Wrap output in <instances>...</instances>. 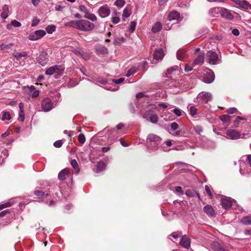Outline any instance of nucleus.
Listing matches in <instances>:
<instances>
[{
  "instance_id": "obj_1",
  "label": "nucleus",
  "mask_w": 251,
  "mask_h": 251,
  "mask_svg": "<svg viewBox=\"0 0 251 251\" xmlns=\"http://www.w3.org/2000/svg\"><path fill=\"white\" fill-rule=\"evenodd\" d=\"M251 137V133L249 132L247 133L241 132L234 129H229L226 132V137L230 140H237L240 138H247Z\"/></svg>"
},
{
  "instance_id": "obj_2",
  "label": "nucleus",
  "mask_w": 251,
  "mask_h": 251,
  "mask_svg": "<svg viewBox=\"0 0 251 251\" xmlns=\"http://www.w3.org/2000/svg\"><path fill=\"white\" fill-rule=\"evenodd\" d=\"M34 194L38 196L42 201L46 203L49 202V205L50 206H53L55 204V201L52 199L50 194L46 190L43 191L42 190H36L34 191Z\"/></svg>"
},
{
  "instance_id": "obj_3",
  "label": "nucleus",
  "mask_w": 251,
  "mask_h": 251,
  "mask_svg": "<svg viewBox=\"0 0 251 251\" xmlns=\"http://www.w3.org/2000/svg\"><path fill=\"white\" fill-rule=\"evenodd\" d=\"M95 28V25L89 21L83 19L78 20L77 29L85 32L92 30Z\"/></svg>"
},
{
  "instance_id": "obj_4",
  "label": "nucleus",
  "mask_w": 251,
  "mask_h": 251,
  "mask_svg": "<svg viewBox=\"0 0 251 251\" xmlns=\"http://www.w3.org/2000/svg\"><path fill=\"white\" fill-rule=\"evenodd\" d=\"M206 60L211 65H216L221 63L220 56L212 50H209L206 54Z\"/></svg>"
},
{
  "instance_id": "obj_5",
  "label": "nucleus",
  "mask_w": 251,
  "mask_h": 251,
  "mask_svg": "<svg viewBox=\"0 0 251 251\" xmlns=\"http://www.w3.org/2000/svg\"><path fill=\"white\" fill-rule=\"evenodd\" d=\"M143 118L153 124L157 123L158 121L157 115L154 111L152 110L146 111L143 115Z\"/></svg>"
},
{
  "instance_id": "obj_6",
  "label": "nucleus",
  "mask_w": 251,
  "mask_h": 251,
  "mask_svg": "<svg viewBox=\"0 0 251 251\" xmlns=\"http://www.w3.org/2000/svg\"><path fill=\"white\" fill-rule=\"evenodd\" d=\"M46 34L45 30L39 29L29 34L28 35V39L31 41H36L40 39Z\"/></svg>"
},
{
  "instance_id": "obj_7",
  "label": "nucleus",
  "mask_w": 251,
  "mask_h": 251,
  "mask_svg": "<svg viewBox=\"0 0 251 251\" xmlns=\"http://www.w3.org/2000/svg\"><path fill=\"white\" fill-rule=\"evenodd\" d=\"M41 107L44 112H49L53 108V103L49 98H45L41 102Z\"/></svg>"
},
{
  "instance_id": "obj_8",
  "label": "nucleus",
  "mask_w": 251,
  "mask_h": 251,
  "mask_svg": "<svg viewBox=\"0 0 251 251\" xmlns=\"http://www.w3.org/2000/svg\"><path fill=\"white\" fill-rule=\"evenodd\" d=\"M161 141V138L154 134H149L147 138V143L148 144H154V145H158Z\"/></svg>"
},
{
  "instance_id": "obj_9",
  "label": "nucleus",
  "mask_w": 251,
  "mask_h": 251,
  "mask_svg": "<svg viewBox=\"0 0 251 251\" xmlns=\"http://www.w3.org/2000/svg\"><path fill=\"white\" fill-rule=\"evenodd\" d=\"M99 15L102 18L108 17L110 14V10L107 4H105L99 8L98 11Z\"/></svg>"
},
{
  "instance_id": "obj_10",
  "label": "nucleus",
  "mask_w": 251,
  "mask_h": 251,
  "mask_svg": "<svg viewBox=\"0 0 251 251\" xmlns=\"http://www.w3.org/2000/svg\"><path fill=\"white\" fill-rule=\"evenodd\" d=\"M48 61V53L45 51L41 52L37 58L38 63L44 66L47 64Z\"/></svg>"
},
{
  "instance_id": "obj_11",
  "label": "nucleus",
  "mask_w": 251,
  "mask_h": 251,
  "mask_svg": "<svg viewBox=\"0 0 251 251\" xmlns=\"http://www.w3.org/2000/svg\"><path fill=\"white\" fill-rule=\"evenodd\" d=\"M198 98L201 100L202 102L207 103L211 100L212 96L210 93L208 92H201L198 96Z\"/></svg>"
},
{
  "instance_id": "obj_12",
  "label": "nucleus",
  "mask_w": 251,
  "mask_h": 251,
  "mask_svg": "<svg viewBox=\"0 0 251 251\" xmlns=\"http://www.w3.org/2000/svg\"><path fill=\"white\" fill-rule=\"evenodd\" d=\"M221 204L224 209H229L232 205V201L230 198L225 197L221 200Z\"/></svg>"
},
{
  "instance_id": "obj_13",
  "label": "nucleus",
  "mask_w": 251,
  "mask_h": 251,
  "mask_svg": "<svg viewBox=\"0 0 251 251\" xmlns=\"http://www.w3.org/2000/svg\"><path fill=\"white\" fill-rule=\"evenodd\" d=\"M214 79V75L213 72H206L204 74L203 81L206 83H210Z\"/></svg>"
},
{
  "instance_id": "obj_14",
  "label": "nucleus",
  "mask_w": 251,
  "mask_h": 251,
  "mask_svg": "<svg viewBox=\"0 0 251 251\" xmlns=\"http://www.w3.org/2000/svg\"><path fill=\"white\" fill-rule=\"evenodd\" d=\"M233 1L241 8L246 9L251 8V4H250L247 0H233Z\"/></svg>"
},
{
  "instance_id": "obj_15",
  "label": "nucleus",
  "mask_w": 251,
  "mask_h": 251,
  "mask_svg": "<svg viewBox=\"0 0 251 251\" xmlns=\"http://www.w3.org/2000/svg\"><path fill=\"white\" fill-rule=\"evenodd\" d=\"M180 244L185 248L189 249L190 247V239L187 235H184L181 239Z\"/></svg>"
},
{
  "instance_id": "obj_16",
  "label": "nucleus",
  "mask_w": 251,
  "mask_h": 251,
  "mask_svg": "<svg viewBox=\"0 0 251 251\" xmlns=\"http://www.w3.org/2000/svg\"><path fill=\"white\" fill-rule=\"evenodd\" d=\"M204 212L210 217H215V212L212 206L210 205H206L203 207Z\"/></svg>"
},
{
  "instance_id": "obj_17",
  "label": "nucleus",
  "mask_w": 251,
  "mask_h": 251,
  "mask_svg": "<svg viewBox=\"0 0 251 251\" xmlns=\"http://www.w3.org/2000/svg\"><path fill=\"white\" fill-rule=\"evenodd\" d=\"M164 56V53L162 49H156L153 53V57L157 60H161Z\"/></svg>"
},
{
  "instance_id": "obj_18",
  "label": "nucleus",
  "mask_w": 251,
  "mask_h": 251,
  "mask_svg": "<svg viewBox=\"0 0 251 251\" xmlns=\"http://www.w3.org/2000/svg\"><path fill=\"white\" fill-rule=\"evenodd\" d=\"M204 52L200 53L194 60V62L193 63V66L202 64L204 62Z\"/></svg>"
},
{
  "instance_id": "obj_19",
  "label": "nucleus",
  "mask_w": 251,
  "mask_h": 251,
  "mask_svg": "<svg viewBox=\"0 0 251 251\" xmlns=\"http://www.w3.org/2000/svg\"><path fill=\"white\" fill-rule=\"evenodd\" d=\"M180 15L176 11H171L168 15V19L169 21L177 20L180 18Z\"/></svg>"
},
{
  "instance_id": "obj_20",
  "label": "nucleus",
  "mask_w": 251,
  "mask_h": 251,
  "mask_svg": "<svg viewBox=\"0 0 251 251\" xmlns=\"http://www.w3.org/2000/svg\"><path fill=\"white\" fill-rule=\"evenodd\" d=\"M221 16L228 20H232L233 16L229 10L226 8H221Z\"/></svg>"
},
{
  "instance_id": "obj_21",
  "label": "nucleus",
  "mask_w": 251,
  "mask_h": 251,
  "mask_svg": "<svg viewBox=\"0 0 251 251\" xmlns=\"http://www.w3.org/2000/svg\"><path fill=\"white\" fill-rule=\"evenodd\" d=\"M96 52L98 55H104L108 53V49L104 46H100L96 49Z\"/></svg>"
},
{
  "instance_id": "obj_22",
  "label": "nucleus",
  "mask_w": 251,
  "mask_h": 251,
  "mask_svg": "<svg viewBox=\"0 0 251 251\" xmlns=\"http://www.w3.org/2000/svg\"><path fill=\"white\" fill-rule=\"evenodd\" d=\"M59 69L58 66L55 65L49 68L46 70L45 74L47 75H50L56 73Z\"/></svg>"
},
{
  "instance_id": "obj_23",
  "label": "nucleus",
  "mask_w": 251,
  "mask_h": 251,
  "mask_svg": "<svg viewBox=\"0 0 251 251\" xmlns=\"http://www.w3.org/2000/svg\"><path fill=\"white\" fill-rule=\"evenodd\" d=\"M209 13L212 17H216L219 13L221 14V9L219 7L211 8L209 10Z\"/></svg>"
},
{
  "instance_id": "obj_24",
  "label": "nucleus",
  "mask_w": 251,
  "mask_h": 251,
  "mask_svg": "<svg viewBox=\"0 0 251 251\" xmlns=\"http://www.w3.org/2000/svg\"><path fill=\"white\" fill-rule=\"evenodd\" d=\"M1 117L0 119L2 121L7 120L9 121L11 119V116L9 112L7 111H3L1 113Z\"/></svg>"
},
{
  "instance_id": "obj_25",
  "label": "nucleus",
  "mask_w": 251,
  "mask_h": 251,
  "mask_svg": "<svg viewBox=\"0 0 251 251\" xmlns=\"http://www.w3.org/2000/svg\"><path fill=\"white\" fill-rule=\"evenodd\" d=\"M9 8L7 5L5 4L2 8V11L1 13V17L3 19H6L8 16Z\"/></svg>"
},
{
  "instance_id": "obj_26",
  "label": "nucleus",
  "mask_w": 251,
  "mask_h": 251,
  "mask_svg": "<svg viewBox=\"0 0 251 251\" xmlns=\"http://www.w3.org/2000/svg\"><path fill=\"white\" fill-rule=\"evenodd\" d=\"M162 28V25L161 22H158L156 23L152 26L151 30L154 33L159 32L161 30Z\"/></svg>"
},
{
  "instance_id": "obj_27",
  "label": "nucleus",
  "mask_w": 251,
  "mask_h": 251,
  "mask_svg": "<svg viewBox=\"0 0 251 251\" xmlns=\"http://www.w3.org/2000/svg\"><path fill=\"white\" fill-rule=\"evenodd\" d=\"M212 247L214 251H226L218 242H215L212 244Z\"/></svg>"
},
{
  "instance_id": "obj_28",
  "label": "nucleus",
  "mask_w": 251,
  "mask_h": 251,
  "mask_svg": "<svg viewBox=\"0 0 251 251\" xmlns=\"http://www.w3.org/2000/svg\"><path fill=\"white\" fill-rule=\"evenodd\" d=\"M185 194L189 197H193L196 195L199 199L200 198V194L194 190H187L185 192Z\"/></svg>"
},
{
  "instance_id": "obj_29",
  "label": "nucleus",
  "mask_w": 251,
  "mask_h": 251,
  "mask_svg": "<svg viewBox=\"0 0 251 251\" xmlns=\"http://www.w3.org/2000/svg\"><path fill=\"white\" fill-rule=\"evenodd\" d=\"M220 119L224 122L225 124L228 125L230 123L231 116H230L229 115H222L220 116Z\"/></svg>"
},
{
  "instance_id": "obj_30",
  "label": "nucleus",
  "mask_w": 251,
  "mask_h": 251,
  "mask_svg": "<svg viewBox=\"0 0 251 251\" xmlns=\"http://www.w3.org/2000/svg\"><path fill=\"white\" fill-rule=\"evenodd\" d=\"M105 168L106 165L105 163L102 161H100L97 165V172L102 171L104 170Z\"/></svg>"
},
{
  "instance_id": "obj_31",
  "label": "nucleus",
  "mask_w": 251,
  "mask_h": 251,
  "mask_svg": "<svg viewBox=\"0 0 251 251\" xmlns=\"http://www.w3.org/2000/svg\"><path fill=\"white\" fill-rule=\"evenodd\" d=\"M27 55L26 51L17 52L14 54V56L17 60L21 59L22 57H25Z\"/></svg>"
},
{
  "instance_id": "obj_32",
  "label": "nucleus",
  "mask_w": 251,
  "mask_h": 251,
  "mask_svg": "<svg viewBox=\"0 0 251 251\" xmlns=\"http://www.w3.org/2000/svg\"><path fill=\"white\" fill-rule=\"evenodd\" d=\"M78 25V20L71 21L65 24V26L75 28L77 29Z\"/></svg>"
},
{
  "instance_id": "obj_33",
  "label": "nucleus",
  "mask_w": 251,
  "mask_h": 251,
  "mask_svg": "<svg viewBox=\"0 0 251 251\" xmlns=\"http://www.w3.org/2000/svg\"><path fill=\"white\" fill-rule=\"evenodd\" d=\"M241 120H246V118L244 117L237 116L233 121V126L235 127H238Z\"/></svg>"
},
{
  "instance_id": "obj_34",
  "label": "nucleus",
  "mask_w": 251,
  "mask_h": 251,
  "mask_svg": "<svg viewBox=\"0 0 251 251\" xmlns=\"http://www.w3.org/2000/svg\"><path fill=\"white\" fill-rule=\"evenodd\" d=\"M12 25L14 27H20L21 26V24L20 22L17 21L16 20H14L11 22V24H8L7 25V29H11Z\"/></svg>"
},
{
  "instance_id": "obj_35",
  "label": "nucleus",
  "mask_w": 251,
  "mask_h": 251,
  "mask_svg": "<svg viewBox=\"0 0 251 251\" xmlns=\"http://www.w3.org/2000/svg\"><path fill=\"white\" fill-rule=\"evenodd\" d=\"M138 69H139L138 67H137V66H133V67H132L128 71L126 75V77L130 76L131 75H132L134 74V73H135L136 72H137V71L138 70Z\"/></svg>"
},
{
  "instance_id": "obj_36",
  "label": "nucleus",
  "mask_w": 251,
  "mask_h": 251,
  "mask_svg": "<svg viewBox=\"0 0 251 251\" xmlns=\"http://www.w3.org/2000/svg\"><path fill=\"white\" fill-rule=\"evenodd\" d=\"M67 175V171L63 169L61 170L58 175L59 180H64L66 179V176Z\"/></svg>"
},
{
  "instance_id": "obj_37",
  "label": "nucleus",
  "mask_w": 251,
  "mask_h": 251,
  "mask_svg": "<svg viewBox=\"0 0 251 251\" xmlns=\"http://www.w3.org/2000/svg\"><path fill=\"white\" fill-rule=\"evenodd\" d=\"M70 163L72 167L75 170V173L76 174H78V173L79 172V168L78 165V163L76 160H72Z\"/></svg>"
},
{
  "instance_id": "obj_38",
  "label": "nucleus",
  "mask_w": 251,
  "mask_h": 251,
  "mask_svg": "<svg viewBox=\"0 0 251 251\" xmlns=\"http://www.w3.org/2000/svg\"><path fill=\"white\" fill-rule=\"evenodd\" d=\"M13 44L12 43H10L9 44H1L0 45V50L6 51L8 50L11 49L13 47Z\"/></svg>"
},
{
  "instance_id": "obj_39",
  "label": "nucleus",
  "mask_w": 251,
  "mask_h": 251,
  "mask_svg": "<svg viewBox=\"0 0 251 251\" xmlns=\"http://www.w3.org/2000/svg\"><path fill=\"white\" fill-rule=\"evenodd\" d=\"M178 69V67L177 66H174L172 67L167 70V72L166 75V77H170V75L173 74V72L176 71Z\"/></svg>"
},
{
  "instance_id": "obj_40",
  "label": "nucleus",
  "mask_w": 251,
  "mask_h": 251,
  "mask_svg": "<svg viewBox=\"0 0 251 251\" xmlns=\"http://www.w3.org/2000/svg\"><path fill=\"white\" fill-rule=\"evenodd\" d=\"M241 222L246 225H251V216H247L243 217L241 220Z\"/></svg>"
},
{
  "instance_id": "obj_41",
  "label": "nucleus",
  "mask_w": 251,
  "mask_h": 251,
  "mask_svg": "<svg viewBox=\"0 0 251 251\" xmlns=\"http://www.w3.org/2000/svg\"><path fill=\"white\" fill-rule=\"evenodd\" d=\"M84 18L91 20L92 22L97 21V18L94 14L88 13L87 15L84 16Z\"/></svg>"
},
{
  "instance_id": "obj_42",
  "label": "nucleus",
  "mask_w": 251,
  "mask_h": 251,
  "mask_svg": "<svg viewBox=\"0 0 251 251\" xmlns=\"http://www.w3.org/2000/svg\"><path fill=\"white\" fill-rule=\"evenodd\" d=\"M186 53V51L183 50H178L176 52V57L177 59L179 60H182L185 54Z\"/></svg>"
},
{
  "instance_id": "obj_43",
  "label": "nucleus",
  "mask_w": 251,
  "mask_h": 251,
  "mask_svg": "<svg viewBox=\"0 0 251 251\" xmlns=\"http://www.w3.org/2000/svg\"><path fill=\"white\" fill-rule=\"evenodd\" d=\"M56 26L53 25H49L46 28V30L48 33L51 34L56 30Z\"/></svg>"
},
{
  "instance_id": "obj_44",
  "label": "nucleus",
  "mask_w": 251,
  "mask_h": 251,
  "mask_svg": "<svg viewBox=\"0 0 251 251\" xmlns=\"http://www.w3.org/2000/svg\"><path fill=\"white\" fill-rule=\"evenodd\" d=\"M189 112L191 115L194 117L197 114V109L195 106L191 105L189 107Z\"/></svg>"
},
{
  "instance_id": "obj_45",
  "label": "nucleus",
  "mask_w": 251,
  "mask_h": 251,
  "mask_svg": "<svg viewBox=\"0 0 251 251\" xmlns=\"http://www.w3.org/2000/svg\"><path fill=\"white\" fill-rule=\"evenodd\" d=\"M125 4L124 0H116L114 2V5L117 7L121 8Z\"/></svg>"
},
{
  "instance_id": "obj_46",
  "label": "nucleus",
  "mask_w": 251,
  "mask_h": 251,
  "mask_svg": "<svg viewBox=\"0 0 251 251\" xmlns=\"http://www.w3.org/2000/svg\"><path fill=\"white\" fill-rule=\"evenodd\" d=\"M78 140L80 144H83L86 141L85 135L82 133L79 134L78 136Z\"/></svg>"
},
{
  "instance_id": "obj_47",
  "label": "nucleus",
  "mask_w": 251,
  "mask_h": 251,
  "mask_svg": "<svg viewBox=\"0 0 251 251\" xmlns=\"http://www.w3.org/2000/svg\"><path fill=\"white\" fill-rule=\"evenodd\" d=\"M79 10L82 12L85 13V15H87L89 12V11L87 7L84 5H80L79 6Z\"/></svg>"
},
{
  "instance_id": "obj_48",
  "label": "nucleus",
  "mask_w": 251,
  "mask_h": 251,
  "mask_svg": "<svg viewBox=\"0 0 251 251\" xmlns=\"http://www.w3.org/2000/svg\"><path fill=\"white\" fill-rule=\"evenodd\" d=\"M194 129L195 132L199 134H200L201 132L203 131L202 127L199 125L195 126L194 127Z\"/></svg>"
},
{
  "instance_id": "obj_49",
  "label": "nucleus",
  "mask_w": 251,
  "mask_h": 251,
  "mask_svg": "<svg viewBox=\"0 0 251 251\" xmlns=\"http://www.w3.org/2000/svg\"><path fill=\"white\" fill-rule=\"evenodd\" d=\"M39 19L37 18L36 17L33 18L32 21L31 26H35L39 24L40 23Z\"/></svg>"
},
{
  "instance_id": "obj_50",
  "label": "nucleus",
  "mask_w": 251,
  "mask_h": 251,
  "mask_svg": "<svg viewBox=\"0 0 251 251\" xmlns=\"http://www.w3.org/2000/svg\"><path fill=\"white\" fill-rule=\"evenodd\" d=\"M25 120V113L24 111H20L19 113V117L18 120L19 122H23Z\"/></svg>"
},
{
  "instance_id": "obj_51",
  "label": "nucleus",
  "mask_w": 251,
  "mask_h": 251,
  "mask_svg": "<svg viewBox=\"0 0 251 251\" xmlns=\"http://www.w3.org/2000/svg\"><path fill=\"white\" fill-rule=\"evenodd\" d=\"M173 112L178 117H179L182 115V111L178 108L174 109Z\"/></svg>"
},
{
  "instance_id": "obj_52",
  "label": "nucleus",
  "mask_w": 251,
  "mask_h": 251,
  "mask_svg": "<svg viewBox=\"0 0 251 251\" xmlns=\"http://www.w3.org/2000/svg\"><path fill=\"white\" fill-rule=\"evenodd\" d=\"M130 15V12L129 11L126 9L125 8L123 11V17L125 18H127L129 17Z\"/></svg>"
},
{
  "instance_id": "obj_53",
  "label": "nucleus",
  "mask_w": 251,
  "mask_h": 251,
  "mask_svg": "<svg viewBox=\"0 0 251 251\" xmlns=\"http://www.w3.org/2000/svg\"><path fill=\"white\" fill-rule=\"evenodd\" d=\"M139 67H142L144 70H147L148 67V62L146 61H143L139 63Z\"/></svg>"
},
{
  "instance_id": "obj_54",
  "label": "nucleus",
  "mask_w": 251,
  "mask_h": 251,
  "mask_svg": "<svg viewBox=\"0 0 251 251\" xmlns=\"http://www.w3.org/2000/svg\"><path fill=\"white\" fill-rule=\"evenodd\" d=\"M11 203L10 202H6L4 203L0 204V210L5 208L11 206Z\"/></svg>"
},
{
  "instance_id": "obj_55",
  "label": "nucleus",
  "mask_w": 251,
  "mask_h": 251,
  "mask_svg": "<svg viewBox=\"0 0 251 251\" xmlns=\"http://www.w3.org/2000/svg\"><path fill=\"white\" fill-rule=\"evenodd\" d=\"M63 144V141L61 140H57L53 143V146L56 148H60Z\"/></svg>"
},
{
  "instance_id": "obj_56",
  "label": "nucleus",
  "mask_w": 251,
  "mask_h": 251,
  "mask_svg": "<svg viewBox=\"0 0 251 251\" xmlns=\"http://www.w3.org/2000/svg\"><path fill=\"white\" fill-rule=\"evenodd\" d=\"M237 111V109L235 107L229 108L227 110V112L229 114H232Z\"/></svg>"
},
{
  "instance_id": "obj_57",
  "label": "nucleus",
  "mask_w": 251,
  "mask_h": 251,
  "mask_svg": "<svg viewBox=\"0 0 251 251\" xmlns=\"http://www.w3.org/2000/svg\"><path fill=\"white\" fill-rule=\"evenodd\" d=\"M10 210L6 209L2 211L0 213V217L2 218L4 217L5 215H6L7 214H10Z\"/></svg>"
},
{
  "instance_id": "obj_58",
  "label": "nucleus",
  "mask_w": 251,
  "mask_h": 251,
  "mask_svg": "<svg viewBox=\"0 0 251 251\" xmlns=\"http://www.w3.org/2000/svg\"><path fill=\"white\" fill-rule=\"evenodd\" d=\"M175 190L176 193H179L181 195H183L184 194L182 188L180 186H176L175 187Z\"/></svg>"
},
{
  "instance_id": "obj_59",
  "label": "nucleus",
  "mask_w": 251,
  "mask_h": 251,
  "mask_svg": "<svg viewBox=\"0 0 251 251\" xmlns=\"http://www.w3.org/2000/svg\"><path fill=\"white\" fill-rule=\"evenodd\" d=\"M125 80V78L124 77H121L117 79H113V82L116 84H120L122 83Z\"/></svg>"
},
{
  "instance_id": "obj_60",
  "label": "nucleus",
  "mask_w": 251,
  "mask_h": 251,
  "mask_svg": "<svg viewBox=\"0 0 251 251\" xmlns=\"http://www.w3.org/2000/svg\"><path fill=\"white\" fill-rule=\"evenodd\" d=\"M171 127L172 130H175L178 127V124L176 122H173L171 124Z\"/></svg>"
},
{
  "instance_id": "obj_61",
  "label": "nucleus",
  "mask_w": 251,
  "mask_h": 251,
  "mask_svg": "<svg viewBox=\"0 0 251 251\" xmlns=\"http://www.w3.org/2000/svg\"><path fill=\"white\" fill-rule=\"evenodd\" d=\"M193 69V66H191L187 64H186L185 66L184 71L186 72H189L192 71Z\"/></svg>"
},
{
  "instance_id": "obj_62",
  "label": "nucleus",
  "mask_w": 251,
  "mask_h": 251,
  "mask_svg": "<svg viewBox=\"0 0 251 251\" xmlns=\"http://www.w3.org/2000/svg\"><path fill=\"white\" fill-rule=\"evenodd\" d=\"M205 191L206 192L207 194L209 195V196L210 198H211V197L212 196V194L210 191L209 187L208 185L205 186Z\"/></svg>"
},
{
  "instance_id": "obj_63",
  "label": "nucleus",
  "mask_w": 251,
  "mask_h": 251,
  "mask_svg": "<svg viewBox=\"0 0 251 251\" xmlns=\"http://www.w3.org/2000/svg\"><path fill=\"white\" fill-rule=\"evenodd\" d=\"M112 22L114 24H117L120 22V18L118 17H112Z\"/></svg>"
},
{
  "instance_id": "obj_64",
  "label": "nucleus",
  "mask_w": 251,
  "mask_h": 251,
  "mask_svg": "<svg viewBox=\"0 0 251 251\" xmlns=\"http://www.w3.org/2000/svg\"><path fill=\"white\" fill-rule=\"evenodd\" d=\"M125 39L123 37L117 38L115 40V44H120L124 41Z\"/></svg>"
}]
</instances>
